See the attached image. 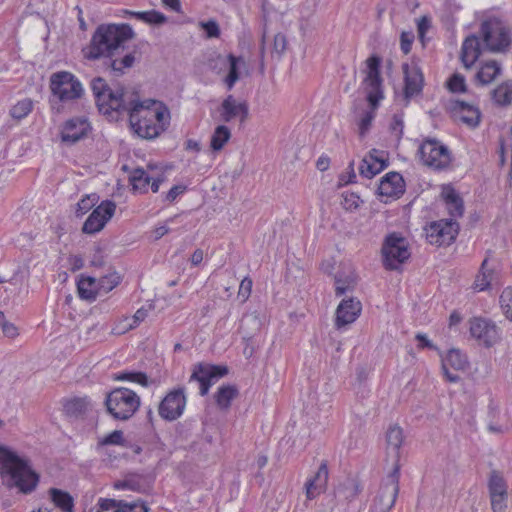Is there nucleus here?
Listing matches in <instances>:
<instances>
[{"label":"nucleus","instance_id":"7","mask_svg":"<svg viewBox=\"0 0 512 512\" xmlns=\"http://www.w3.org/2000/svg\"><path fill=\"white\" fill-rule=\"evenodd\" d=\"M421 163L432 170H445L452 162L451 151L437 139H425L418 148Z\"/></svg>","mask_w":512,"mask_h":512},{"label":"nucleus","instance_id":"18","mask_svg":"<svg viewBox=\"0 0 512 512\" xmlns=\"http://www.w3.org/2000/svg\"><path fill=\"white\" fill-rule=\"evenodd\" d=\"M220 118L223 122L238 119L244 123L249 115V107L245 100L235 98L232 94L226 96L219 107Z\"/></svg>","mask_w":512,"mask_h":512},{"label":"nucleus","instance_id":"11","mask_svg":"<svg viewBox=\"0 0 512 512\" xmlns=\"http://www.w3.org/2000/svg\"><path fill=\"white\" fill-rule=\"evenodd\" d=\"M50 88L60 101H72L81 97L83 88L77 78L70 72L61 71L51 75Z\"/></svg>","mask_w":512,"mask_h":512},{"label":"nucleus","instance_id":"32","mask_svg":"<svg viewBox=\"0 0 512 512\" xmlns=\"http://www.w3.org/2000/svg\"><path fill=\"white\" fill-rule=\"evenodd\" d=\"M238 396V389L234 385H223L215 394V401L220 409L227 410L231 402Z\"/></svg>","mask_w":512,"mask_h":512},{"label":"nucleus","instance_id":"36","mask_svg":"<svg viewBox=\"0 0 512 512\" xmlns=\"http://www.w3.org/2000/svg\"><path fill=\"white\" fill-rule=\"evenodd\" d=\"M494 279V269L489 266L488 259L485 258L481 264L480 271L476 276L474 286L479 291L487 289Z\"/></svg>","mask_w":512,"mask_h":512},{"label":"nucleus","instance_id":"23","mask_svg":"<svg viewBox=\"0 0 512 512\" xmlns=\"http://www.w3.org/2000/svg\"><path fill=\"white\" fill-rule=\"evenodd\" d=\"M328 483V468L325 463H322L313 477L305 483V493L309 500L319 496L326 490Z\"/></svg>","mask_w":512,"mask_h":512},{"label":"nucleus","instance_id":"63","mask_svg":"<svg viewBox=\"0 0 512 512\" xmlns=\"http://www.w3.org/2000/svg\"><path fill=\"white\" fill-rule=\"evenodd\" d=\"M185 149L187 151L200 152L201 151V143L194 139H188L185 143Z\"/></svg>","mask_w":512,"mask_h":512},{"label":"nucleus","instance_id":"21","mask_svg":"<svg viewBox=\"0 0 512 512\" xmlns=\"http://www.w3.org/2000/svg\"><path fill=\"white\" fill-rule=\"evenodd\" d=\"M90 129L88 121L76 117L67 120L61 129V140L65 143L74 144L84 138Z\"/></svg>","mask_w":512,"mask_h":512},{"label":"nucleus","instance_id":"42","mask_svg":"<svg viewBox=\"0 0 512 512\" xmlns=\"http://www.w3.org/2000/svg\"><path fill=\"white\" fill-rule=\"evenodd\" d=\"M121 281L120 275L113 271L97 280L99 293H108L114 289Z\"/></svg>","mask_w":512,"mask_h":512},{"label":"nucleus","instance_id":"54","mask_svg":"<svg viewBox=\"0 0 512 512\" xmlns=\"http://www.w3.org/2000/svg\"><path fill=\"white\" fill-rule=\"evenodd\" d=\"M374 119L373 112H366L359 122V135L360 137H364L366 133L369 131L372 121Z\"/></svg>","mask_w":512,"mask_h":512},{"label":"nucleus","instance_id":"24","mask_svg":"<svg viewBox=\"0 0 512 512\" xmlns=\"http://www.w3.org/2000/svg\"><path fill=\"white\" fill-rule=\"evenodd\" d=\"M480 38L477 35L468 36L461 47V61L466 69H470L481 55Z\"/></svg>","mask_w":512,"mask_h":512},{"label":"nucleus","instance_id":"46","mask_svg":"<svg viewBox=\"0 0 512 512\" xmlns=\"http://www.w3.org/2000/svg\"><path fill=\"white\" fill-rule=\"evenodd\" d=\"M359 171L362 176L372 178L382 171V166L380 164H373L364 157L359 167Z\"/></svg>","mask_w":512,"mask_h":512},{"label":"nucleus","instance_id":"2","mask_svg":"<svg viewBox=\"0 0 512 512\" xmlns=\"http://www.w3.org/2000/svg\"><path fill=\"white\" fill-rule=\"evenodd\" d=\"M0 473L2 477H8V487H16L24 494L31 493L39 481L29 460L4 446H0Z\"/></svg>","mask_w":512,"mask_h":512},{"label":"nucleus","instance_id":"13","mask_svg":"<svg viewBox=\"0 0 512 512\" xmlns=\"http://www.w3.org/2000/svg\"><path fill=\"white\" fill-rule=\"evenodd\" d=\"M458 229V223L452 219L433 222L426 228V239L432 245H450L455 240Z\"/></svg>","mask_w":512,"mask_h":512},{"label":"nucleus","instance_id":"64","mask_svg":"<svg viewBox=\"0 0 512 512\" xmlns=\"http://www.w3.org/2000/svg\"><path fill=\"white\" fill-rule=\"evenodd\" d=\"M162 4L171 9L172 11H175V12H180L181 11V3H180V0H162Z\"/></svg>","mask_w":512,"mask_h":512},{"label":"nucleus","instance_id":"10","mask_svg":"<svg viewBox=\"0 0 512 512\" xmlns=\"http://www.w3.org/2000/svg\"><path fill=\"white\" fill-rule=\"evenodd\" d=\"M366 68L363 71L365 77L363 79V88L367 93V100L371 107L375 109L379 101L383 98L382 78L380 76L381 58L372 55L366 60Z\"/></svg>","mask_w":512,"mask_h":512},{"label":"nucleus","instance_id":"58","mask_svg":"<svg viewBox=\"0 0 512 512\" xmlns=\"http://www.w3.org/2000/svg\"><path fill=\"white\" fill-rule=\"evenodd\" d=\"M129 331L128 316H124L116 321L112 328V333L115 335H122Z\"/></svg>","mask_w":512,"mask_h":512},{"label":"nucleus","instance_id":"35","mask_svg":"<svg viewBox=\"0 0 512 512\" xmlns=\"http://www.w3.org/2000/svg\"><path fill=\"white\" fill-rule=\"evenodd\" d=\"M125 13L135 17L136 19L145 22L147 24H154V25H161L164 24L167 21V17L156 10H150V11H130L125 10Z\"/></svg>","mask_w":512,"mask_h":512},{"label":"nucleus","instance_id":"38","mask_svg":"<svg viewBox=\"0 0 512 512\" xmlns=\"http://www.w3.org/2000/svg\"><path fill=\"white\" fill-rule=\"evenodd\" d=\"M442 366L453 368L454 370H465L468 366L466 357L457 349H451L442 359Z\"/></svg>","mask_w":512,"mask_h":512},{"label":"nucleus","instance_id":"17","mask_svg":"<svg viewBox=\"0 0 512 512\" xmlns=\"http://www.w3.org/2000/svg\"><path fill=\"white\" fill-rule=\"evenodd\" d=\"M469 324L472 337L486 347L493 346L500 339L498 327L490 320L475 317L469 321Z\"/></svg>","mask_w":512,"mask_h":512},{"label":"nucleus","instance_id":"29","mask_svg":"<svg viewBox=\"0 0 512 512\" xmlns=\"http://www.w3.org/2000/svg\"><path fill=\"white\" fill-rule=\"evenodd\" d=\"M449 214L454 217H461L464 213L463 201L452 188H445L442 192Z\"/></svg>","mask_w":512,"mask_h":512},{"label":"nucleus","instance_id":"41","mask_svg":"<svg viewBox=\"0 0 512 512\" xmlns=\"http://www.w3.org/2000/svg\"><path fill=\"white\" fill-rule=\"evenodd\" d=\"M151 180L152 178L141 168L135 169L130 176V182L133 188L139 191H146Z\"/></svg>","mask_w":512,"mask_h":512},{"label":"nucleus","instance_id":"14","mask_svg":"<svg viewBox=\"0 0 512 512\" xmlns=\"http://www.w3.org/2000/svg\"><path fill=\"white\" fill-rule=\"evenodd\" d=\"M228 369L225 366H215L199 363L194 366L190 381H197L200 384V394L206 395L214 381L225 376Z\"/></svg>","mask_w":512,"mask_h":512},{"label":"nucleus","instance_id":"22","mask_svg":"<svg viewBox=\"0 0 512 512\" xmlns=\"http://www.w3.org/2000/svg\"><path fill=\"white\" fill-rule=\"evenodd\" d=\"M450 110L456 121L466 124L469 127H476L480 122V111L463 101H455L450 105Z\"/></svg>","mask_w":512,"mask_h":512},{"label":"nucleus","instance_id":"52","mask_svg":"<svg viewBox=\"0 0 512 512\" xmlns=\"http://www.w3.org/2000/svg\"><path fill=\"white\" fill-rule=\"evenodd\" d=\"M123 432L115 430L99 440V445H120L123 443Z\"/></svg>","mask_w":512,"mask_h":512},{"label":"nucleus","instance_id":"53","mask_svg":"<svg viewBox=\"0 0 512 512\" xmlns=\"http://www.w3.org/2000/svg\"><path fill=\"white\" fill-rule=\"evenodd\" d=\"M134 63V56L127 54L121 60H113L111 67L114 71L122 73L124 68H130Z\"/></svg>","mask_w":512,"mask_h":512},{"label":"nucleus","instance_id":"60","mask_svg":"<svg viewBox=\"0 0 512 512\" xmlns=\"http://www.w3.org/2000/svg\"><path fill=\"white\" fill-rule=\"evenodd\" d=\"M431 26V21L427 16H422L417 22V30L420 38H423L425 33Z\"/></svg>","mask_w":512,"mask_h":512},{"label":"nucleus","instance_id":"37","mask_svg":"<svg viewBox=\"0 0 512 512\" xmlns=\"http://www.w3.org/2000/svg\"><path fill=\"white\" fill-rule=\"evenodd\" d=\"M50 495L56 507L60 508L63 512H73L74 501L69 493L52 488L50 489Z\"/></svg>","mask_w":512,"mask_h":512},{"label":"nucleus","instance_id":"43","mask_svg":"<svg viewBox=\"0 0 512 512\" xmlns=\"http://www.w3.org/2000/svg\"><path fill=\"white\" fill-rule=\"evenodd\" d=\"M98 507V512L109 511L113 509L116 510L118 507H127L130 510H133L135 507H137V504H128L123 500L100 498L98 500Z\"/></svg>","mask_w":512,"mask_h":512},{"label":"nucleus","instance_id":"1","mask_svg":"<svg viewBox=\"0 0 512 512\" xmlns=\"http://www.w3.org/2000/svg\"><path fill=\"white\" fill-rule=\"evenodd\" d=\"M131 104H124L121 112L129 115L130 127L142 139L158 137L168 124L169 112L160 102L154 100L140 101L134 91L131 93Z\"/></svg>","mask_w":512,"mask_h":512},{"label":"nucleus","instance_id":"56","mask_svg":"<svg viewBox=\"0 0 512 512\" xmlns=\"http://www.w3.org/2000/svg\"><path fill=\"white\" fill-rule=\"evenodd\" d=\"M287 41L285 35L278 33L274 36L273 50L280 56L286 49Z\"/></svg>","mask_w":512,"mask_h":512},{"label":"nucleus","instance_id":"9","mask_svg":"<svg viewBox=\"0 0 512 512\" xmlns=\"http://www.w3.org/2000/svg\"><path fill=\"white\" fill-rule=\"evenodd\" d=\"M400 465L396 464L391 472L383 479L370 512H389L395 504L399 493Z\"/></svg>","mask_w":512,"mask_h":512},{"label":"nucleus","instance_id":"31","mask_svg":"<svg viewBox=\"0 0 512 512\" xmlns=\"http://www.w3.org/2000/svg\"><path fill=\"white\" fill-rule=\"evenodd\" d=\"M357 284L356 275L350 271L346 274H337L335 276V293L336 296H342L347 292L355 289Z\"/></svg>","mask_w":512,"mask_h":512},{"label":"nucleus","instance_id":"28","mask_svg":"<svg viewBox=\"0 0 512 512\" xmlns=\"http://www.w3.org/2000/svg\"><path fill=\"white\" fill-rule=\"evenodd\" d=\"M501 71L500 64L495 60H490L481 66L476 74V79L481 85H488L501 74Z\"/></svg>","mask_w":512,"mask_h":512},{"label":"nucleus","instance_id":"55","mask_svg":"<svg viewBox=\"0 0 512 512\" xmlns=\"http://www.w3.org/2000/svg\"><path fill=\"white\" fill-rule=\"evenodd\" d=\"M201 27L206 32L209 38L218 37L220 34V29L216 21L210 20L208 22H202Z\"/></svg>","mask_w":512,"mask_h":512},{"label":"nucleus","instance_id":"33","mask_svg":"<svg viewBox=\"0 0 512 512\" xmlns=\"http://www.w3.org/2000/svg\"><path fill=\"white\" fill-rule=\"evenodd\" d=\"M231 138V131L226 125H218L211 135L210 148L213 152L221 151Z\"/></svg>","mask_w":512,"mask_h":512},{"label":"nucleus","instance_id":"20","mask_svg":"<svg viewBox=\"0 0 512 512\" xmlns=\"http://www.w3.org/2000/svg\"><path fill=\"white\" fill-rule=\"evenodd\" d=\"M362 304L355 297L343 299L336 309L335 325L337 328L353 323L361 314Z\"/></svg>","mask_w":512,"mask_h":512},{"label":"nucleus","instance_id":"59","mask_svg":"<svg viewBox=\"0 0 512 512\" xmlns=\"http://www.w3.org/2000/svg\"><path fill=\"white\" fill-rule=\"evenodd\" d=\"M413 34L410 32H402L401 34V50L408 54L411 50V45L413 42Z\"/></svg>","mask_w":512,"mask_h":512},{"label":"nucleus","instance_id":"44","mask_svg":"<svg viewBox=\"0 0 512 512\" xmlns=\"http://www.w3.org/2000/svg\"><path fill=\"white\" fill-rule=\"evenodd\" d=\"M360 197L353 192H343L341 206L343 209L349 212L357 210L360 206Z\"/></svg>","mask_w":512,"mask_h":512},{"label":"nucleus","instance_id":"57","mask_svg":"<svg viewBox=\"0 0 512 512\" xmlns=\"http://www.w3.org/2000/svg\"><path fill=\"white\" fill-rule=\"evenodd\" d=\"M252 291V280L249 277H245L239 286L238 296L242 297L243 300L248 299Z\"/></svg>","mask_w":512,"mask_h":512},{"label":"nucleus","instance_id":"26","mask_svg":"<svg viewBox=\"0 0 512 512\" xmlns=\"http://www.w3.org/2000/svg\"><path fill=\"white\" fill-rule=\"evenodd\" d=\"M404 440L403 430L399 426H392L386 434L387 454L392 459V469L399 465L400 448Z\"/></svg>","mask_w":512,"mask_h":512},{"label":"nucleus","instance_id":"5","mask_svg":"<svg viewBox=\"0 0 512 512\" xmlns=\"http://www.w3.org/2000/svg\"><path fill=\"white\" fill-rule=\"evenodd\" d=\"M92 91L96 99L99 111L114 119L115 115L121 112L124 104H131V93L127 89L112 91L102 78H96L91 83Z\"/></svg>","mask_w":512,"mask_h":512},{"label":"nucleus","instance_id":"40","mask_svg":"<svg viewBox=\"0 0 512 512\" xmlns=\"http://www.w3.org/2000/svg\"><path fill=\"white\" fill-rule=\"evenodd\" d=\"M33 106V101L29 98H25L14 104L11 107L9 114L13 119L20 121L32 112Z\"/></svg>","mask_w":512,"mask_h":512},{"label":"nucleus","instance_id":"50","mask_svg":"<svg viewBox=\"0 0 512 512\" xmlns=\"http://www.w3.org/2000/svg\"><path fill=\"white\" fill-rule=\"evenodd\" d=\"M493 512H503L507 507L508 494L489 495Z\"/></svg>","mask_w":512,"mask_h":512},{"label":"nucleus","instance_id":"6","mask_svg":"<svg viewBox=\"0 0 512 512\" xmlns=\"http://www.w3.org/2000/svg\"><path fill=\"white\" fill-rule=\"evenodd\" d=\"M140 396L131 389L120 387L109 392L105 398L107 412L116 420H129L138 411Z\"/></svg>","mask_w":512,"mask_h":512},{"label":"nucleus","instance_id":"39","mask_svg":"<svg viewBox=\"0 0 512 512\" xmlns=\"http://www.w3.org/2000/svg\"><path fill=\"white\" fill-rule=\"evenodd\" d=\"M487 486L489 495L508 494V485L505 478L495 470L490 473Z\"/></svg>","mask_w":512,"mask_h":512},{"label":"nucleus","instance_id":"8","mask_svg":"<svg viewBox=\"0 0 512 512\" xmlns=\"http://www.w3.org/2000/svg\"><path fill=\"white\" fill-rule=\"evenodd\" d=\"M381 254L383 265L388 270L398 269L411 255L407 240L397 233L385 238Z\"/></svg>","mask_w":512,"mask_h":512},{"label":"nucleus","instance_id":"51","mask_svg":"<svg viewBox=\"0 0 512 512\" xmlns=\"http://www.w3.org/2000/svg\"><path fill=\"white\" fill-rule=\"evenodd\" d=\"M373 164H380L382 170L387 166V154L385 151L372 149L367 156H365Z\"/></svg>","mask_w":512,"mask_h":512},{"label":"nucleus","instance_id":"25","mask_svg":"<svg viewBox=\"0 0 512 512\" xmlns=\"http://www.w3.org/2000/svg\"><path fill=\"white\" fill-rule=\"evenodd\" d=\"M378 192L381 196L398 197L404 192V181L397 172H390L382 178L378 186Z\"/></svg>","mask_w":512,"mask_h":512},{"label":"nucleus","instance_id":"16","mask_svg":"<svg viewBox=\"0 0 512 512\" xmlns=\"http://www.w3.org/2000/svg\"><path fill=\"white\" fill-rule=\"evenodd\" d=\"M116 210V204L106 200L99 204L89 215L83 224L82 231L86 234H94L101 231L112 218Z\"/></svg>","mask_w":512,"mask_h":512},{"label":"nucleus","instance_id":"48","mask_svg":"<svg viewBox=\"0 0 512 512\" xmlns=\"http://www.w3.org/2000/svg\"><path fill=\"white\" fill-rule=\"evenodd\" d=\"M117 380H129L144 387L148 386V377L142 372H125L116 376Z\"/></svg>","mask_w":512,"mask_h":512},{"label":"nucleus","instance_id":"62","mask_svg":"<svg viewBox=\"0 0 512 512\" xmlns=\"http://www.w3.org/2000/svg\"><path fill=\"white\" fill-rule=\"evenodd\" d=\"M185 186L175 185L173 186L167 193L166 199L170 202H173L180 194L184 193Z\"/></svg>","mask_w":512,"mask_h":512},{"label":"nucleus","instance_id":"47","mask_svg":"<svg viewBox=\"0 0 512 512\" xmlns=\"http://www.w3.org/2000/svg\"><path fill=\"white\" fill-rule=\"evenodd\" d=\"M98 202L96 194L86 195L77 203V216H83L90 209H92Z\"/></svg>","mask_w":512,"mask_h":512},{"label":"nucleus","instance_id":"12","mask_svg":"<svg viewBox=\"0 0 512 512\" xmlns=\"http://www.w3.org/2000/svg\"><path fill=\"white\" fill-rule=\"evenodd\" d=\"M245 64L241 57H236L232 54L218 55L211 62V68L218 74L227 72L223 78V84L227 90H232L236 82L240 79L239 68Z\"/></svg>","mask_w":512,"mask_h":512},{"label":"nucleus","instance_id":"27","mask_svg":"<svg viewBox=\"0 0 512 512\" xmlns=\"http://www.w3.org/2000/svg\"><path fill=\"white\" fill-rule=\"evenodd\" d=\"M91 400L87 396L66 399L63 404L64 412L73 417L86 413L91 408Z\"/></svg>","mask_w":512,"mask_h":512},{"label":"nucleus","instance_id":"4","mask_svg":"<svg viewBox=\"0 0 512 512\" xmlns=\"http://www.w3.org/2000/svg\"><path fill=\"white\" fill-rule=\"evenodd\" d=\"M484 48L491 53H506L512 45V28L503 19L489 16L479 29Z\"/></svg>","mask_w":512,"mask_h":512},{"label":"nucleus","instance_id":"45","mask_svg":"<svg viewBox=\"0 0 512 512\" xmlns=\"http://www.w3.org/2000/svg\"><path fill=\"white\" fill-rule=\"evenodd\" d=\"M500 306L504 315L512 321V287L503 290L500 296Z\"/></svg>","mask_w":512,"mask_h":512},{"label":"nucleus","instance_id":"34","mask_svg":"<svg viewBox=\"0 0 512 512\" xmlns=\"http://www.w3.org/2000/svg\"><path fill=\"white\" fill-rule=\"evenodd\" d=\"M492 99L499 106H507L512 103V82L506 81L498 85L492 92Z\"/></svg>","mask_w":512,"mask_h":512},{"label":"nucleus","instance_id":"15","mask_svg":"<svg viewBox=\"0 0 512 512\" xmlns=\"http://www.w3.org/2000/svg\"><path fill=\"white\" fill-rule=\"evenodd\" d=\"M186 397L182 388L170 391L160 402L158 413L164 420L174 421L184 412Z\"/></svg>","mask_w":512,"mask_h":512},{"label":"nucleus","instance_id":"30","mask_svg":"<svg viewBox=\"0 0 512 512\" xmlns=\"http://www.w3.org/2000/svg\"><path fill=\"white\" fill-rule=\"evenodd\" d=\"M77 288L80 298L85 300H95L97 294H99L97 287V279L94 277L82 276L78 281Z\"/></svg>","mask_w":512,"mask_h":512},{"label":"nucleus","instance_id":"61","mask_svg":"<svg viewBox=\"0 0 512 512\" xmlns=\"http://www.w3.org/2000/svg\"><path fill=\"white\" fill-rule=\"evenodd\" d=\"M2 331L5 336L12 338V339L17 337L19 334L18 328L13 323H10V322H4L2 324Z\"/></svg>","mask_w":512,"mask_h":512},{"label":"nucleus","instance_id":"19","mask_svg":"<svg viewBox=\"0 0 512 512\" xmlns=\"http://www.w3.org/2000/svg\"><path fill=\"white\" fill-rule=\"evenodd\" d=\"M404 74V96L409 100L419 95L423 89L424 77L418 65L412 61L402 65Z\"/></svg>","mask_w":512,"mask_h":512},{"label":"nucleus","instance_id":"3","mask_svg":"<svg viewBox=\"0 0 512 512\" xmlns=\"http://www.w3.org/2000/svg\"><path fill=\"white\" fill-rule=\"evenodd\" d=\"M134 32L128 24H110L99 26L94 33L86 53L89 59L112 56L126 41L132 39Z\"/></svg>","mask_w":512,"mask_h":512},{"label":"nucleus","instance_id":"49","mask_svg":"<svg viewBox=\"0 0 512 512\" xmlns=\"http://www.w3.org/2000/svg\"><path fill=\"white\" fill-rule=\"evenodd\" d=\"M447 86L451 92H464L466 90L464 76L454 74L447 82Z\"/></svg>","mask_w":512,"mask_h":512}]
</instances>
